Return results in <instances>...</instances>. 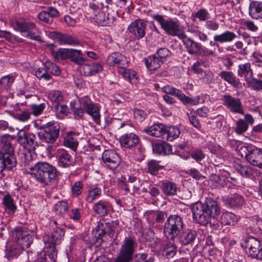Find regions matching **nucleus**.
<instances>
[{
  "label": "nucleus",
  "instance_id": "1",
  "mask_svg": "<svg viewBox=\"0 0 262 262\" xmlns=\"http://www.w3.org/2000/svg\"><path fill=\"white\" fill-rule=\"evenodd\" d=\"M193 219L200 224L209 223L215 228H219V222L215 223V219L220 213V209L216 201L211 198L206 199L204 203L197 202L192 207Z\"/></svg>",
  "mask_w": 262,
  "mask_h": 262
},
{
  "label": "nucleus",
  "instance_id": "2",
  "mask_svg": "<svg viewBox=\"0 0 262 262\" xmlns=\"http://www.w3.org/2000/svg\"><path fill=\"white\" fill-rule=\"evenodd\" d=\"M25 167L28 173L44 185H48L57 176L56 168L47 162H38L35 164L25 162Z\"/></svg>",
  "mask_w": 262,
  "mask_h": 262
},
{
  "label": "nucleus",
  "instance_id": "3",
  "mask_svg": "<svg viewBox=\"0 0 262 262\" xmlns=\"http://www.w3.org/2000/svg\"><path fill=\"white\" fill-rule=\"evenodd\" d=\"M55 46L51 45L49 50L55 61L69 59L77 64H82L85 61L83 54L80 50L74 49H55Z\"/></svg>",
  "mask_w": 262,
  "mask_h": 262
},
{
  "label": "nucleus",
  "instance_id": "4",
  "mask_svg": "<svg viewBox=\"0 0 262 262\" xmlns=\"http://www.w3.org/2000/svg\"><path fill=\"white\" fill-rule=\"evenodd\" d=\"M183 227V219L180 216L177 214L170 215L164 223V233L167 238L173 241Z\"/></svg>",
  "mask_w": 262,
  "mask_h": 262
},
{
  "label": "nucleus",
  "instance_id": "5",
  "mask_svg": "<svg viewBox=\"0 0 262 262\" xmlns=\"http://www.w3.org/2000/svg\"><path fill=\"white\" fill-rule=\"evenodd\" d=\"M39 129L37 134L42 142L53 143L59 137L60 127L55 121L49 122L40 126Z\"/></svg>",
  "mask_w": 262,
  "mask_h": 262
},
{
  "label": "nucleus",
  "instance_id": "6",
  "mask_svg": "<svg viewBox=\"0 0 262 262\" xmlns=\"http://www.w3.org/2000/svg\"><path fill=\"white\" fill-rule=\"evenodd\" d=\"M152 17L160 24L167 34L172 36H177L179 38L183 37L184 33L179 21H174L171 18L165 19L163 15L159 14L152 15Z\"/></svg>",
  "mask_w": 262,
  "mask_h": 262
},
{
  "label": "nucleus",
  "instance_id": "7",
  "mask_svg": "<svg viewBox=\"0 0 262 262\" xmlns=\"http://www.w3.org/2000/svg\"><path fill=\"white\" fill-rule=\"evenodd\" d=\"M138 246L134 237L129 236L124 238L121 246L118 257L115 262H130Z\"/></svg>",
  "mask_w": 262,
  "mask_h": 262
},
{
  "label": "nucleus",
  "instance_id": "8",
  "mask_svg": "<svg viewBox=\"0 0 262 262\" xmlns=\"http://www.w3.org/2000/svg\"><path fill=\"white\" fill-rule=\"evenodd\" d=\"M51 233L43 236V241L48 249L47 252L51 253L52 257L56 256L57 251L55 246L60 243L64 236V231L62 228L56 227L53 228Z\"/></svg>",
  "mask_w": 262,
  "mask_h": 262
},
{
  "label": "nucleus",
  "instance_id": "9",
  "mask_svg": "<svg viewBox=\"0 0 262 262\" xmlns=\"http://www.w3.org/2000/svg\"><path fill=\"white\" fill-rule=\"evenodd\" d=\"M51 233L43 236V241L48 249L47 252L51 253L52 257L56 256L57 251L55 246L60 243L64 236V231L62 228L56 227L53 228Z\"/></svg>",
  "mask_w": 262,
  "mask_h": 262
},
{
  "label": "nucleus",
  "instance_id": "10",
  "mask_svg": "<svg viewBox=\"0 0 262 262\" xmlns=\"http://www.w3.org/2000/svg\"><path fill=\"white\" fill-rule=\"evenodd\" d=\"M11 138L9 135H4L1 138L0 152L1 158L9 161L11 165H16V161L14 157L13 147L11 143Z\"/></svg>",
  "mask_w": 262,
  "mask_h": 262
},
{
  "label": "nucleus",
  "instance_id": "11",
  "mask_svg": "<svg viewBox=\"0 0 262 262\" xmlns=\"http://www.w3.org/2000/svg\"><path fill=\"white\" fill-rule=\"evenodd\" d=\"M79 102L81 106L84 108L85 112L92 117L95 123L99 124L101 115L98 105L94 103L88 96L80 98Z\"/></svg>",
  "mask_w": 262,
  "mask_h": 262
},
{
  "label": "nucleus",
  "instance_id": "12",
  "mask_svg": "<svg viewBox=\"0 0 262 262\" xmlns=\"http://www.w3.org/2000/svg\"><path fill=\"white\" fill-rule=\"evenodd\" d=\"M14 232L16 244L24 249L29 247L33 241V232L24 227L15 228Z\"/></svg>",
  "mask_w": 262,
  "mask_h": 262
},
{
  "label": "nucleus",
  "instance_id": "13",
  "mask_svg": "<svg viewBox=\"0 0 262 262\" xmlns=\"http://www.w3.org/2000/svg\"><path fill=\"white\" fill-rule=\"evenodd\" d=\"M10 25L14 30L19 31L20 32L28 33L27 37L34 40H37L38 36H35L34 33H32L36 26L33 23L26 21H19L16 19L11 20Z\"/></svg>",
  "mask_w": 262,
  "mask_h": 262
},
{
  "label": "nucleus",
  "instance_id": "14",
  "mask_svg": "<svg viewBox=\"0 0 262 262\" xmlns=\"http://www.w3.org/2000/svg\"><path fill=\"white\" fill-rule=\"evenodd\" d=\"M223 104L231 112L244 114L243 107L241 100L230 95H224L221 99Z\"/></svg>",
  "mask_w": 262,
  "mask_h": 262
},
{
  "label": "nucleus",
  "instance_id": "15",
  "mask_svg": "<svg viewBox=\"0 0 262 262\" xmlns=\"http://www.w3.org/2000/svg\"><path fill=\"white\" fill-rule=\"evenodd\" d=\"M162 90L166 94L176 96L185 105H195L199 103V99H192L185 95L182 91L170 85H166L163 87Z\"/></svg>",
  "mask_w": 262,
  "mask_h": 262
},
{
  "label": "nucleus",
  "instance_id": "16",
  "mask_svg": "<svg viewBox=\"0 0 262 262\" xmlns=\"http://www.w3.org/2000/svg\"><path fill=\"white\" fill-rule=\"evenodd\" d=\"M102 160L106 167L116 169L120 165L121 158L118 153L113 150H105L102 155Z\"/></svg>",
  "mask_w": 262,
  "mask_h": 262
},
{
  "label": "nucleus",
  "instance_id": "17",
  "mask_svg": "<svg viewBox=\"0 0 262 262\" xmlns=\"http://www.w3.org/2000/svg\"><path fill=\"white\" fill-rule=\"evenodd\" d=\"M147 21L144 19H139L132 23L128 27V31L133 34L137 39L144 37Z\"/></svg>",
  "mask_w": 262,
  "mask_h": 262
},
{
  "label": "nucleus",
  "instance_id": "18",
  "mask_svg": "<svg viewBox=\"0 0 262 262\" xmlns=\"http://www.w3.org/2000/svg\"><path fill=\"white\" fill-rule=\"evenodd\" d=\"M51 36L54 39H56L61 45L76 46L80 43L77 38L68 34L53 31L51 33Z\"/></svg>",
  "mask_w": 262,
  "mask_h": 262
},
{
  "label": "nucleus",
  "instance_id": "19",
  "mask_svg": "<svg viewBox=\"0 0 262 262\" xmlns=\"http://www.w3.org/2000/svg\"><path fill=\"white\" fill-rule=\"evenodd\" d=\"M106 63L109 66H117L118 69L128 66L126 57L118 52H114L110 55L106 59Z\"/></svg>",
  "mask_w": 262,
  "mask_h": 262
},
{
  "label": "nucleus",
  "instance_id": "20",
  "mask_svg": "<svg viewBox=\"0 0 262 262\" xmlns=\"http://www.w3.org/2000/svg\"><path fill=\"white\" fill-rule=\"evenodd\" d=\"M229 173L223 171L220 175L212 174L209 178V183L213 188L223 187L227 185L229 180Z\"/></svg>",
  "mask_w": 262,
  "mask_h": 262
},
{
  "label": "nucleus",
  "instance_id": "21",
  "mask_svg": "<svg viewBox=\"0 0 262 262\" xmlns=\"http://www.w3.org/2000/svg\"><path fill=\"white\" fill-rule=\"evenodd\" d=\"M180 39L182 40L184 45L190 54H196L200 53L202 47L200 43L187 37L185 33L183 35V37Z\"/></svg>",
  "mask_w": 262,
  "mask_h": 262
},
{
  "label": "nucleus",
  "instance_id": "22",
  "mask_svg": "<svg viewBox=\"0 0 262 262\" xmlns=\"http://www.w3.org/2000/svg\"><path fill=\"white\" fill-rule=\"evenodd\" d=\"M260 247V242L255 237L250 236L245 240L246 252L253 257H255Z\"/></svg>",
  "mask_w": 262,
  "mask_h": 262
},
{
  "label": "nucleus",
  "instance_id": "23",
  "mask_svg": "<svg viewBox=\"0 0 262 262\" xmlns=\"http://www.w3.org/2000/svg\"><path fill=\"white\" fill-rule=\"evenodd\" d=\"M139 141L138 136L134 133L124 134L119 139L121 147L126 148H130L135 146L138 144Z\"/></svg>",
  "mask_w": 262,
  "mask_h": 262
},
{
  "label": "nucleus",
  "instance_id": "24",
  "mask_svg": "<svg viewBox=\"0 0 262 262\" xmlns=\"http://www.w3.org/2000/svg\"><path fill=\"white\" fill-rule=\"evenodd\" d=\"M197 234L195 231L187 229L181 232L178 236L179 242L184 246L192 245L196 239Z\"/></svg>",
  "mask_w": 262,
  "mask_h": 262
},
{
  "label": "nucleus",
  "instance_id": "25",
  "mask_svg": "<svg viewBox=\"0 0 262 262\" xmlns=\"http://www.w3.org/2000/svg\"><path fill=\"white\" fill-rule=\"evenodd\" d=\"M58 164L62 167H69L74 165V160L68 151L63 149L58 150Z\"/></svg>",
  "mask_w": 262,
  "mask_h": 262
},
{
  "label": "nucleus",
  "instance_id": "26",
  "mask_svg": "<svg viewBox=\"0 0 262 262\" xmlns=\"http://www.w3.org/2000/svg\"><path fill=\"white\" fill-rule=\"evenodd\" d=\"M102 66L100 63L83 64L80 67V71L86 76H90L102 71Z\"/></svg>",
  "mask_w": 262,
  "mask_h": 262
},
{
  "label": "nucleus",
  "instance_id": "27",
  "mask_svg": "<svg viewBox=\"0 0 262 262\" xmlns=\"http://www.w3.org/2000/svg\"><path fill=\"white\" fill-rule=\"evenodd\" d=\"M250 151L247 161L251 164L262 168V149L253 148Z\"/></svg>",
  "mask_w": 262,
  "mask_h": 262
},
{
  "label": "nucleus",
  "instance_id": "28",
  "mask_svg": "<svg viewBox=\"0 0 262 262\" xmlns=\"http://www.w3.org/2000/svg\"><path fill=\"white\" fill-rule=\"evenodd\" d=\"M110 203L108 202L99 200L93 205L92 209L97 215L104 217L107 215Z\"/></svg>",
  "mask_w": 262,
  "mask_h": 262
},
{
  "label": "nucleus",
  "instance_id": "29",
  "mask_svg": "<svg viewBox=\"0 0 262 262\" xmlns=\"http://www.w3.org/2000/svg\"><path fill=\"white\" fill-rule=\"evenodd\" d=\"M236 38V35L234 32L227 30L221 34H215L213 36V40L216 43H224L231 42Z\"/></svg>",
  "mask_w": 262,
  "mask_h": 262
},
{
  "label": "nucleus",
  "instance_id": "30",
  "mask_svg": "<svg viewBox=\"0 0 262 262\" xmlns=\"http://www.w3.org/2000/svg\"><path fill=\"white\" fill-rule=\"evenodd\" d=\"M249 13L254 19H260L262 17V2L252 1L249 5Z\"/></svg>",
  "mask_w": 262,
  "mask_h": 262
},
{
  "label": "nucleus",
  "instance_id": "31",
  "mask_svg": "<svg viewBox=\"0 0 262 262\" xmlns=\"http://www.w3.org/2000/svg\"><path fill=\"white\" fill-rule=\"evenodd\" d=\"M144 62L146 68L151 71L157 70L163 64L162 59L158 58L156 54H154L145 58Z\"/></svg>",
  "mask_w": 262,
  "mask_h": 262
},
{
  "label": "nucleus",
  "instance_id": "32",
  "mask_svg": "<svg viewBox=\"0 0 262 262\" xmlns=\"http://www.w3.org/2000/svg\"><path fill=\"white\" fill-rule=\"evenodd\" d=\"M237 75L241 77H243L246 82L250 78H252L253 72L251 68V65L249 62L242 63L238 65Z\"/></svg>",
  "mask_w": 262,
  "mask_h": 262
},
{
  "label": "nucleus",
  "instance_id": "33",
  "mask_svg": "<svg viewBox=\"0 0 262 262\" xmlns=\"http://www.w3.org/2000/svg\"><path fill=\"white\" fill-rule=\"evenodd\" d=\"M219 75L222 79L234 88H238L241 84L239 80L236 77L232 72L223 71L219 74Z\"/></svg>",
  "mask_w": 262,
  "mask_h": 262
},
{
  "label": "nucleus",
  "instance_id": "34",
  "mask_svg": "<svg viewBox=\"0 0 262 262\" xmlns=\"http://www.w3.org/2000/svg\"><path fill=\"white\" fill-rule=\"evenodd\" d=\"M91 17L95 21L102 26H110L113 22V18H110L108 15H106L103 10H100L94 15H91Z\"/></svg>",
  "mask_w": 262,
  "mask_h": 262
},
{
  "label": "nucleus",
  "instance_id": "35",
  "mask_svg": "<svg viewBox=\"0 0 262 262\" xmlns=\"http://www.w3.org/2000/svg\"><path fill=\"white\" fill-rule=\"evenodd\" d=\"M102 192L100 187L98 186L92 187L85 193L84 200L86 202L92 203L101 196Z\"/></svg>",
  "mask_w": 262,
  "mask_h": 262
},
{
  "label": "nucleus",
  "instance_id": "36",
  "mask_svg": "<svg viewBox=\"0 0 262 262\" xmlns=\"http://www.w3.org/2000/svg\"><path fill=\"white\" fill-rule=\"evenodd\" d=\"M144 131L149 135L160 138L165 134V126L162 124H156L145 129Z\"/></svg>",
  "mask_w": 262,
  "mask_h": 262
},
{
  "label": "nucleus",
  "instance_id": "37",
  "mask_svg": "<svg viewBox=\"0 0 262 262\" xmlns=\"http://www.w3.org/2000/svg\"><path fill=\"white\" fill-rule=\"evenodd\" d=\"M167 214L162 211H154L148 215L149 223L154 226L156 223H163L165 220Z\"/></svg>",
  "mask_w": 262,
  "mask_h": 262
},
{
  "label": "nucleus",
  "instance_id": "38",
  "mask_svg": "<svg viewBox=\"0 0 262 262\" xmlns=\"http://www.w3.org/2000/svg\"><path fill=\"white\" fill-rule=\"evenodd\" d=\"M221 224L224 225L234 226L238 222V219L232 212H224L221 216Z\"/></svg>",
  "mask_w": 262,
  "mask_h": 262
},
{
  "label": "nucleus",
  "instance_id": "39",
  "mask_svg": "<svg viewBox=\"0 0 262 262\" xmlns=\"http://www.w3.org/2000/svg\"><path fill=\"white\" fill-rule=\"evenodd\" d=\"M153 150L159 154L168 155L171 152V147L168 143L160 141L153 144Z\"/></svg>",
  "mask_w": 262,
  "mask_h": 262
},
{
  "label": "nucleus",
  "instance_id": "40",
  "mask_svg": "<svg viewBox=\"0 0 262 262\" xmlns=\"http://www.w3.org/2000/svg\"><path fill=\"white\" fill-rule=\"evenodd\" d=\"M64 145L73 150H75L78 146L77 135L71 132L68 133L64 140Z\"/></svg>",
  "mask_w": 262,
  "mask_h": 262
},
{
  "label": "nucleus",
  "instance_id": "41",
  "mask_svg": "<svg viewBox=\"0 0 262 262\" xmlns=\"http://www.w3.org/2000/svg\"><path fill=\"white\" fill-rule=\"evenodd\" d=\"M161 188L163 192L169 196L176 194L178 189L176 184L170 181L163 182Z\"/></svg>",
  "mask_w": 262,
  "mask_h": 262
},
{
  "label": "nucleus",
  "instance_id": "42",
  "mask_svg": "<svg viewBox=\"0 0 262 262\" xmlns=\"http://www.w3.org/2000/svg\"><path fill=\"white\" fill-rule=\"evenodd\" d=\"M177 251V247L173 243L168 241L164 246L163 255L167 258H172L176 255Z\"/></svg>",
  "mask_w": 262,
  "mask_h": 262
},
{
  "label": "nucleus",
  "instance_id": "43",
  "mask_svg": "<svg viewBox=\"0 0 262 262\" xmlns=\"http://www.w3.org/2000/svg\"><path fill=\"white\" fill-rule=\"evenodd\" d=\"M165 134H167L166 139L168 141H172L180 136L181 132L177 126H165Z\"/></svg>",
  "mask_w": 262,
  "mask_h": 262
},
{
  "label": "nucleus",
  "instance_id": "44",
  "mask_svg": "<svg viewBox=\"0 0 262 262\" xmlns=\"http://www.w3.org/2000/svg\"><path fill=\"white\" fill-rule=\"evenodd\" d=\"M244 202V198L240 195L235 194L226 199V203L231 207L241 206Z\"/></svg>",
  "mask_w": 262,
  "mask_h": 262
},
{
  "label": "nucleus",
  "instance_id": "45",
  "mask_svg": "<svg viewBox=\"0 0 262 262\" xmlns=\"http://www.w3.org/2000/svg\"><path fill=\"white\" fill-rule=\"evenodd\" d=\"M235 167L238 172L245 177H250L253 174V169L249 166L243 165L241 163H236L235 165Z\"/></svg>",
  "mask_w": 262,
  "mask_h": 262
},
{
  "label": "nucleus",
  "instance_id": "46",
  "mask_svg": "<svg viewBox=\"0 0 262 262\" xmlns=\"http://www.w3.org/2000/svg\"><path fill=\"white\" fill-rule=\"evenodd\" d=\"M24 249L17 244H14L7 250L6 256L9 259L17 257Z\"/></svg>",
  "mask_w": 262,
  "mask_h": 262
},
{
  "label": "nucleus",
  "instance_id": "47",
  "mask_svg": "<svg viewBox=\"0 0 262 262\" xmlns=\"http://www.w3.org/2000/svg\"><path fill=\"white\" fill-rule=\"evenodd\" d=\"M3 204L5 209L9 212H14L16 209V206L14 203V201L9 194H7L4 196Z\"/></svg>",
  "mask_w": 262,
  "mask_h": 262
},
{
  "label": "nucleus",
  "instance_id": "48",
  "mask_svg": "<svg viewBox=\"0 0 262 262\" xmlns=\"http://www.w3.org/2000/svg\"><path fill=\"white\" fill-rule=\"evenodd\" d=\"M126 67H123L122 68L118 69V72L122 75V76L128 81L132 79H136L137 73L135 71L129 69H126Z\"/></svg>",
  "mask_w": 262,
  "mask_h": 262
},
{
  "label": "nucleus",
  "instance_id": "49",
  "mask_svg": "<svg viewBox=\"0 0 262 262\" xmlns=\"http://www.w3.org/2000/svg\"><path fill=\"white\" fill-rule=\"evenodd\" d=\"M48 98L54 104V105L60 103L63 99L61 92L57 90L50 92L48 94Z\"/></svg>",
  "mask_w": 262,
  "mask_h": 262
},
{
  "label": "nucleus",
  "instance_id": "50",
  "mask_svg": "<svg viewBox=\"0 0 262 262\" xmlns=\"http://www.w3.org/2000/svg\"><path fill=\"white\" fill-rule=\"evenodd\" d=\"M246 83L248 87L251 89L259 91L262 90V80L256 79L255 78H250L247 81Z\"/></svg>",
  "mask_w": 262,
  "mask_h": 262
},
{
  "label": "nucleus",
  "instance_id": "51",
  "mask_svg": "<svg viewBox=\"0 0 262 262\" xmlns=\"http://www.w3.org/2000/svg\"><path fill=\"white\" fill-rule=\"evenodd\" d=\"M209 14L208 11L205 9H201L198 11L195 14H193L191 16L192 20L193 21H195V18H197L201 21H207L209 18Z\"/></svg>",
  "mask_w": 262,
  "mask_h": 262
},
{
  "label": "nucleus",
  "instance_id": "52",
  "mask_svg": "<svg viewBox=\"0 0 262 262\" xmlns=\"http://www.w3.org/2000/svg\"><path fill=\"white\" fill-rule=\"evenodd\" d=\"M83 188V182L78 181L71 186V193L74 197H77L82 194Z\"/></svg>",
  "mask_w": 262,
  "mask_h": 262
},
{
  "label": "nucleus",
  "instance_id": "53",
  "mask_svg": "<svg viewBox=\"0 0 262 262\" xmlns=\"http://www.w3.org/2000/svg\"><path fill=\"white\" fill-rule=\"evenodd\" d=\"M163 167L159 164V162L151 160L148 163V172L152 175H156Z\"/></svg>",
  "mask_w": 262,
  "mask_h": 262
},
{
  "label": "nucleus",
  "instance_id": "54",
  "mask_svg": "<svg viewBox=\"0 0 262 262\" xmlns=\"http://www.w3.org/2000/svg\"><path fill=\"white\" fill-rule=\"evenodd\" d=\"M69 206L68 203L65 201H59L54 206L55 211L60 214L66 213L68 210Z\"/></svg>",
  "mask_w": 262,
  "mask_h": 262
},
{
  "label": "nucleus",
  "instance_id": "55",
  "mask_svg": "<svg viewBox=\"0 0 262 262\" xmlns=\"http://www.w3.org/2000/svg\"><path fill=\"white\" fill-rule=\"evenodd\" d=\"M106 223L104 220L100 221L98 223L96 227V236L98 239H102L105 235V229Z\"/></svg>",
  "mask_w": 262,
  "mask_h": 262
},
{
  "label": "nucleus",
  "instance_id": "56",
  "mask_svg": "<svg viewBox=\"0 0 262 262\" xmlns=\"http://www.w3.org/2000/svg\"><path fill=\"white\" fill-rule=\"evenodd\" d=\"M248 127V123L244 120L240 119L236 122L235 132L237 134H242L247 130Z\"/></svg>",
  "mask_w": 262,
  "mask_h": 262
},
{
  "label": "nucleus",
  "instance_id": "57",
  "mask_svg": "<svg viewBox=\"0 0 262 262\" xmlns=\"http://www.w3.org/2000/svg\"><path fill=\"white\" fill-rule=\"evenodd\" d=\"M45 66L48 73L50 72L54 75H59L60 74L58 66L52 62H46Z\"/></svg>",
  "mask_w": 262,
  "mask_h": 262
},
{
  "label": "nucleus",
  "instance_id": "58",
  "mask_svg": "<svg viewBox=\"0 0 262 262\" xmlns=\"http://www.w3.org/2000/svg\"><path fill=\"white\" fill-rule=\"evenodd\" d=\"M36 77L39 79H43L48 80L51 79V77L47 71V69L39 68L35 72Z\"/></svg>",
  "mask_w": 262,
  "mask_h": 262
},
{
  "label": "nucleus",
  "instance_id": "59",
  "mask_svg": "<svg viewBox=\"0 0 262 262\" xmlns=\"http://www.w3.org/2000/svg\"><path fill=\"white\" fill-rule=\"evenodd\" d=\"M171 52L168 49L162 48L159 49L155 54L157 55L158 58L162 59V61L164 63L166 58L169 56Z\"/></svg>",
  "mask_w": 262,
  "mask_h": 262
},
{
  "label": "nucleus",
  "instance_id": "60",
  "mask_svg": "<svg viewBox=\"0 0 262 262\" xmlns=\"http://www.w3.org/2000/svg\"><path fill=\"white\" fill-rule=\"evenodd\" d=\"M205 27L207 30L212 32H216L219 30L220 25L216 21L213 20H209L206 21Z\"/></svg>",
  "mask_w": 262,
  "mask_h": 262
},
{
  "label": "nucleus",
  "instance_id": "61",
  "mask_svg": "<svg viewBox=\"0 0 262 262\" xmlns=\"http://www.w3.org/2000/svg\"><path fill=\"white\" fill-rule=\"evenodd\" d=\"M134 115L138 121L141 122L146 118L147 114L143 110L135 108L134 110Z\"/></svg>",
  "mask_w": 262,
  "mask_h": 262
},
{
  "label": "nucleus",
  "instance_id": "62",
  "mask_svg": "<svg viewBox=\"0 0 262 262\" xmlns=\"http://www.w3.org/2000/svg\"><path fill=\"white\" fill-rule=\"evenodd\" d=\"M146 253H138L136 255L137 262H154L155 258L153 257L147 258Z\"/></svg>",
  "mask_w": 262,
  "mask_h": 262
},
{
  "label": "nucleus",
  "instance_id": "63",
  "mask_svg": "<svg viewBox=\"0 0 262 262\" xmlns=\"http://www.w3.org/2000/svg\"><path fill=\"white\" fill-rule=\"evenodd\" d=\"M253 148L246 146H242L238 149V154L243 158H246L248 160L249 155L251 154L250 150H252Z\"/></svg>",
  "mask_w": 262,
  "mask_h": 262
},
{
  "label": "nucleus",
  "instance_id": "64",
  "mask_svg": "<svg viewBox=\"0 0 262 262\" xmlns=\"http://www.w3.org/2000/svg\"><path fill=\"white\" fill-rule=\"evenodd\" d=\"M190 155L191 157L196 161L203 160L205 157V154L202 150L199 149L192 150Z\"/></svg>",
  "mask_w": 262,
  "mask_h": 262
}]
</instances>
